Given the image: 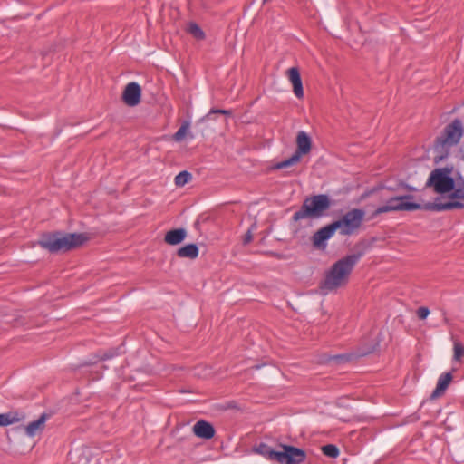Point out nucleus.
<instances>
[{"label": "nucleus", "mask_w": 464, "mask_h": 464, "mask_svg": "<svg viewBox=\"0 0 464 464\" xmlns=\"http://www.w3.org/2000/svg\"><path fill=\"white\" fill-rule=\"evenodd\" d=\"M362 256V253L359 252L347 255L336 261L326 273L322 284V289L333 291L344 286L349 281L352 271Z\"/></svg>", "instance_id": "f257e3e1"}, {"label": "nucleus", "mask_w": 464, "mask_h": 464, "mask_svg": "<svg viewBox=\"0 0 464 464\" xmlns=\"http://www.w3.org/2000/svg\"><path fill=\"white\" fill-rule=\"evenodd\" d=\"M87 237L83 234H66L59 232L46 234L42 237L38 244L51 253L66 252L82 246Z\"/></svg>", "instance_id": "f03ea898"}, {"label": "nucleus", "mask_w": 464, "mask_h": 464, "mask_svg": "<svg viewBox=\"0 0 464 464\" xmlns=\"http://www.w3.org/2000/svg\"><path fill=\"white\" fill-rule=\"evenodd\" d=\"M330 207V198L325 194L306 198L301 208L293 215V220L299 221L305 218H321Z\"/></svg>", "instance_id": "7ed1b4c3"}, {"label": "nucleus", "mask_w": 464, "mask_h": 464, "mask_svg": "<svg viewBox=\"0 0 464 464\" xmlns=\"http://www.w3.org/2000/svg\"><path fill=\"white\" fill-rule=\"evenodd\" d=\"M414 197L412 195H403L390 198L385 205H382L375 209L372 216L377 217L382 213L392 211H414L421 209L422 206L420 203L413 202Z\"/></svg>", "instance_id": "20e7f679"}, {"label": "nucleus", "mask_w": 464, "mask_h": 464, "mask_svg": "<svg viewBox=\"0 0 464 464\" xmlns=\"http://www.w3.org/2000/svg\"><path fill=\"white\" fill-rule=\"evenodd\" d=\"M365 212L360 208H353L334 221L342 236H351L357 232L364 220Z\"/></svg>", "instance_id": "39448f33"}, {"label": "nucleus", "mask_w": 464, "mask_h": 464, "mask_svg": "<svg viewBox=\"0 0 464 464\" xmlns=\"http://www.w3.org/2000/svg\"><path fill=\"white\" fill-rule=\"evenodd\" d=\"M451 169L448 168L435 169L430 174L426 187H430L436 193H449L454 188L455 181L450 177Z\"/></svg>", "instance_id": "423d86ee"}, {"label": "nucleus", "mask_w": 464, "mask_h": 464, "mask_svg": "<svg viewBox=\"0 0 464 464\" xmlns=\"http://www.w3.org/2000/svg\"><path fill=\"white\" fill-rule=\"evenodd\" d=\"M464 134L463 123L459 119H454L448 124L442 134L437 138L436 145L450 148L457 145Z\"/></svg>", "instance_id": "0eeeda50"}, {"label": "nucleus", "mask_w": 464, "mask_h": 464, "mask_svg": "<svg viewBox=\"0 0 464 464\" xmlns=\"http://www.w3.org/2000/svg\"><path fill=\"white\" fill-rule=\"evenodd\" d=\"M296 145L297 149L295 153L289 159L278 162L276 165V169H281L293 166L301 160V157L303 155L308 154L310 152L312 148V140L305 131L301 130L297 133Z\"/></svg>", "instance_id": "6e6552de"}, {"label": "nucleus", "mask_w": 464, "mask_h": 464, "mask_svg": "<svg viewBox=\"0 0 464 464\" xmlns=\"http://www.w3.org/2000/svg\"><path fill=\"white\" fill-rule=\"evenodd\" d=\"M450 198L446 202L429 204L424 207L426 209L435 211H445L451 209L464 208V187L454 188L450 191Z\"/></svg>", "instance_id": "1a4fd4ad"}, {"label": "nucleus", "mask_w": 464, "mask_h": 464, "mask_svg": "<svg viewBox=\"0 0 464 464\" xmlns=\"http://www.w3.org/2000/svg\"><path fill=\"white\" fill-rule=\"evenodd\" d=\"M278 450L279 464H302L306 459V452L291 445L280 444Z\"/></svg>", "instance_id": "9d476101"}, {"label": "nucleus", "mask_w": 464, "mask_h": 464, "mask_svg": "<svg viewBox=\"0 0 464 464\" xmlns=\"http://www.w3.org/2000/svg\"><path fill=\"white\" fill-rule=\"evenodd\" d=\"M141 97V88L135 82L128 83L122 92V100L128 106H136L140 103Z\"/></svg>", "instance_id": "9b49d317"}, {"label": "nucleus", "mask_w": 464, "mask_h": 464, "mask_svg": "<svg viewBox=\"0 0 464 464\" xmlns=\"http://www.w3.org/2000/svg\"><path fill=\"white\" fill-rule=\"evenodd\" d=\"M337 229V225L332 222L317 230L313 236V244L314 246L320 247L324 246L326 240L331 238Z\"/></svg>", "instance_id": "f8f14e48"}, {"label": "nucleus", "mask_w": 464, "mask_h": 464, "mask_svg": "<svg viewBox=\"0 0 464 464\" xmlns=\"http://www.w3.org/2000/svg\"><path fill=\"white\" fill-rule=\"evenodd\" d=\"M288 80L293 85V92L296 98H304L303 82L297 67H291L287 70Z\"/></svg>", "instance_id": "ddd939ff"}, {"label": "nucleus", "mask_w": 464, "mask_h": 464, "mask_svg": "<svg viewBox=\"0 0 464 464\" xmlns=\"http://www.w3.org/2000/svg\"><path fill=\"white\" fill-rule=\"evenodd\" d=\"M194 434L201 439L209 440L215 435L213 425L206 420H198L193 426Z\"/></svg>", "instance_id": "4468645a"}, {"label": "nucleus", "mask_w": 464, "mask_h": 464, "mask_svg": "<svg viewBox=\"0 0 464 464\" xmlns=\"http://www.w3.org/2000/svg\"><path fill=\"white\" fill-rule=\"evenodd\" d=\"M452 378V373L450 372L442 373L438 379L436 388L431 393V398L435 399L441 396L448 389Z\"/></svg>", "instance_id": "2eb2a0df"}, {"label": "nucleus", "mask_w": 464, "mask_h": 464, "mask_svg": "<svg viewBox=\"0 0 464 464\" xmlns=\"http://www.w3.org/2000/svg\"><path fill=\"white\" fill-rule=\"evenodd\" d=\"M187 236V232L184 228H177L169 230L165 235V242L169 245H178L181 243Z\"/></svg>", "instance_id": "dca6fc26"}, {"label": "nucleus", "mask_w": 464, "mask_h": 464, "mask_svg": "<svg viewBox=\"0 0 464 464\" xmlns=\"http://www.w3.org/2000/svg\"><path fill=\"white\" fill-rule=\"evenodd\" d=\"M255 451L268 460L276 461L278 459V450H273L266 443H260L255 448Z\"/></svg>", "instance_id": "f3484780"}, {"label": "nucleus", "mask_w": 464, "mask_h": 464, "mask_svg": "<svg viewBox=\"0 0 464 464\" xmlns=\"http://www.w3.org/2000/svg\"><path fill=\"white\" fill-rule=\"evenodd\" d=\"M45 420L46 415L42 414L38 420L30 422L25 428L26 434L30 437L36 435L39 431L44 430Z\"/></svg>", "instance_id": "a211bd4d"}, {"label": "nucleus", "mask_w": 464, "mask_h": 464, "mask_svg": "<svg viewBox=\"0 0 464 464\" xmlns=\"http://www.w3.org/2000/svg\"><path fill=\"white\" fill-rule=\"evenodd\" d=\"M179 257L195 259L198 256V247L196 244H188L178 249Z\"/></svg>", "instance_id": "6ab92c4d"}, {"label": "nucleus", "mask_w": 464, "mask_h": 464, "mask_svg": "<svg viewBox=\"0 0 464 464\" xmlns=\"http://www.w3.org/2000/svg\"><path fill=\"white\" fill-rule=\"evenodd\" d=\"M20 420L17 412L0 413V426H8Z\"/></svg>", "instance_id": "aec40b11"}, {"label": "nucleus", "mask_w": 464, "mask_h": 464, "mask_svg": "<svg viewBox=\"0 0 464 464\" xmlns=\"http://www.w3.org/2000/svg\"><path fill=\"white\" fill-rule=\"evenodd\" d=\"M188 32L191 34L196 39L202 40L205 38V33L196 23L188 24Z\"/></svg>", "instance_id": "412c9836"}, {"label": "nucleus", "mask_w": 464, "mask_h": 464, "mask_svg": "<svg viewBox=\"0 0 464 464\" xmlns=\"http://www.w3.org/2000/svg\"><path fill=\"white\" fill-rule=\"evenodd\" d=\"M192 176L188 171H181L175 177V185L178 187H182L190 181Z\"/></svg>", "instance_id": "4be33fe9"}, {"label": "nucleus", "mask_w": 464, "mask_h": 464, "mask_svg": "<svg viewBox=\"0 0 464 464\" xmlns=\"http://www.w3.org/2000/svg\"><path fill=\"white\" fill-rule=\"evenodd\" d=\"M321 450L324 455L333 459L337 458L340 454L339 449L334 444L324 445Z\"/></svg>", "instance_id": "5701e85b"}, {"label": "nucleus", "mask_w": 464, "mask_h": 464, "mask_svg": "<svg viewBox=\"0 0 464 464\" xmlns=\"http://www.w3.org/2000/svg\"><path fill=\"white\" fill-rule=\"evenodd\" d=\"M453 361L460 362L464 357V344L459 342H455L453 345Z\"/></svg>", "instance_id": "b1692460"}, {"label": "nucleus", "mask_w": 464, "mask_h": 464, "mask_svg": "<svg viewBox=\"0 0 464 464\" xmlns=\"http://www.w3.org/2000/svg\"><path fill=\"white\" fill-rule=\"evenodd\" d=\"M429 314H430V310L428 307L421 306V307H419L417 310V316L420 320L426 319Z\"/></svg>", "instance_id": "393cba45"}, {"label": "nucleus", "mask_w": 464, "mask_h": 464, "mask_svg": "<svg viewBox=\"0 0 464 464\" xmlns=\"http://www.w3.org/2000/svg\"><path fill=\"white\" fill-rule=\"evenodd\" d=\"M186 133V126H181L178 131L174 134V138L176 140H180L183 139Z\"/></svg>", "instance_id": "a878e982"}, {"label": "nucleus", "mask_w": 464, "mask_h": 464, "mask_svg": "<svg viewBox=\"0 0 464 464\" xmlns=\"http://www.w3.org/2000/svg\"><path fill=\"white\" fill-rule=\"evenodd\" d=\"M213 113H219L223 115H231V111L227 110H222V109H211L208 115L213 114Z\"/></svg>", "instance_id": "bb28decb"}, {"label": "nucleus", "mask_w": 464, "mask_h": 464, "mask_svg": "<svg viewBox=\"0 0 464 464\" xmlns=\"http://www.w3.org/2000/svg\"><path fill=\"white\" fill-rule=\"evenodd\" d=\"M252 240V234L250 231H248L246 236H245V238H244V243L245 244H248L250 241Z\"/></svg>", "instance_id": "cd10ccee"}, {"label": "nucleus", "mask_w": 464, "mask_h": 464, "mask_svg": "<svg viewBox=\"0 0 464 464\" xmlns=\"http://www.w3.org/2000/svg\"><path fill=\"white\" fill-rule=\"evenodd\" d=\"M443 321L446 324H450V319L446 316V314H444V318H443Z\"/></svg>", "instance_id": "c85d7f7f"}, {"label": "nucleus", "mask_w": 464, "mask_h": 464, "mask_svg": "<svg viewBox=\"0 0 464 464\" xmlns=\"http://www.w3.org/2000/svg\"><path fill=\"white\" fill-rule=\"evenodd\" d=\"M111 355H107V354H105L104 356H102V360H106V359H109V358H111Z\"/></svg>", "instance_id": "c756f323"}]
</instances>
